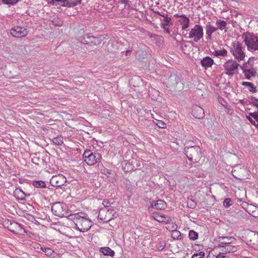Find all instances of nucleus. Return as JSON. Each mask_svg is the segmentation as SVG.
I'll return each mask as SVG.
<instances>
[{
  "label": "nucleus",
  "instance_id": "1",
  "mask_svg": "<svg viewBox=\"0 0 258 258\" xmlns=\"http://www.w3.org/2000/svg\"><path fill=\"white\" fill-rule=\"evenodd\" d=\"M75 225V229L82 232L88 231L93 225V222L89 219L88 214L79 212L70 215Z\"/></svg>",
  "mask_w": 258,
  "mask_h": 258
},
{
  "label": "nucleus",
  "instance_id": "2",
  "mask_svg": "<svg viewBox=\"0 0 258 258\" xmlns=\"http://www.w3.org/2000/svg\"><path fill=\"white\" fill-rule=\"evenodd\" d=\"M184 153L189 161L194 163L199 162L203 156L201 149L198 146L185 147Z\"/></svg>",
  "mask_w": 258,
  "mask_h": 258
},
{
  "label": "nucleus",
  "instance_id": "3",
  "mask_svg": "<svg viewBox=\"0 0 258 258\" xmlns=\"http://www.w3.org/2000/svg\"><path fill=\"white\" fill-rule=\"evenodd\" d=\"M245 47L242 44L238 41H235L231 44L230 49V53L238 61L244 60L245 53L244 51Z\"/></svg>",
  "mask_w": 258,
  "mask_h": 258
},
{
  "label": "nucleus",
  "instance_id": "4",
  "mask_svg": "<svg viewBox=\"0 0 258 258\" xmlns=\"http://www.w3.org/2000/svg\"><path fill=\"white\" fill-rule=\"evenodd\" d=\"M243 38L248 50L251 52L258 50V36L253 34L246 33L243 36Z\"/></svg>",
  "mask_w": 258,
  "mask_h": 258
},
{
  "label": "nucleus",
  "instance_id": "5",
  "mask_svg": "<svg viewBox=\"0 0 258 258\" xmlns=\"http://www.w3.org/2000/svg\"><path fill=\"white\" fill-rule=\"evenodd\" d=\"M52 213L58 217H63L69 216V210L66 204L61 202H56L51 206Z\"/></svg>",
  "mask_w": 258,
  "mask_h": 258
},
{
  "label": "nucleus",
  "instance_id": "6",
  "mask_svg": "<svg viewBox=\"0 0 258 258\" xmlns=\"http://www.w3.org/2000/svg\"><path fill=\"white\" fill-rule=\"evenodd\" d=\"M101 158L100 154L97 152H91L90 150L85 151L83 154L84 161L90 166L100 162Z\"/></svg>",
  "mask_w": 258,
  "mask_h": 258
},
{
  "label": "nucleus",
  "instance_id": "7",
  "mask_svg": "<svg viewBox=\"0 0 258 258\" xmlns=\"http://www.w3.org/2000/svg\"><path fill=\"white\" fill-rule=\"evenodd\" d=\"M114 213L113 209L108 208L107 205H105L104 208L99 210L98 217L99 220L107 222L113 218Z\"/></svg>",
  "mask_w": 258,
  "mask_h": 258
},
{
  "label": "nucleus",
  "instance_id": "8",
  "mask_svg": "<svg viewBox=\"0 0 258 258\" xmlns=\"http://www.w3.org/2000/svg\"><path fill=\"white\" fill-rule=\"evenodd\" d=\"M204 36L203 28L201 25L196 24L191 29L188 36L186 37L188 38H193L194 41L197 42Z\"/></svg>",
  "mask_w": 258,
  "mask_h": 258
},
{
  "label": "nucleus",
  "instance_id": "9",
  "mask_svg": "<svg viewBox=\"0 0 258 258\" xmlns=\"http://www.w3.org/2000/svg\"><path fill=\"white\" fill-rule=\"evenodd\" d=\"M29 31L27 26L17 25L10 30L11 34L16 38H21L26 36Z\"/></svg>",
  "mask_w": 258,
  "mask_h": 258
},
{
  "label": "nucleus",
  "instance_id": "10",
  "mask_svg": "<svg viewBox=\"0 0 258 258\" xmlns=\"http://www.w3.org/2000/svg\"><path fill=\"white\" fill-rule=\"evenodd\" d=\"M240 68L247 79L250 80L251 77L255 76L256 70L253 67L252 63L249 62V60L240 66Z\"/></svg>",
  "mask_w": 258,
  "mask_h": 258
},
{
  "label": "nucleus",
  "instance_id": "11",
  "mask_svg": "<svg viewBox=\"0 0 258 258\" xmlns=\"http://www.w3.org/2000/svg\"><path fill=\"white\" fill-rule=\"evenodd\" d=\"M232 175L236 179H243L247 174V171L241 165L235 166L232 170Z\"/></svg>",
  "mask_w": 258,
  "mask_h": 258
},
{
  "label": "nucleus",
  "instance_id": "12",
  "mask_svg": "<svg viewBox=\"0 0 258 258\" xmlns=\"http://www.w3.org/2000/svg\"><path fill=\"white\" fill-rule=\"evenodd\" d=\"M4 226L7 227L9 230L16 233H19L22 232V227L20 224L14 221L6 220L4 222Z\"/></svg>",
  "mask_w": 258,
  "mask_h": 258
},
{
  "label": "nucleus",
  "instance_id": "13",
  "mask_svg": "<svg viewBox=\"0 0 258 258\" xmlns=\"http://www.w3.org/2000/svg\"><path fill=\"white\" fill-rule=\"evenodd\" d=\"M239 64L235 61L232 59L227 60L223 65L226 74L231 76L234 74V71L236 70Z\"/></svg>",
  "mask_w": 258,
  "mask_h": 258
},
{
  "label": "nucleus",
  "instance_id": "14",
  "mask_svg": "<svg viewBox=\"0 0 258 258\" xmlns=\"http://www.w3.org/2000/svg\"><path fill=\"white\" fill-rule=\"evenodd\" d=\"M67 182L66 177L62 174L53 176L50 180V183L54 187H59Z\"/></svg>",
  "mask_w": 258,
  "mask_h": 258
},
{
  "label": "nucleus",
  "instance_id": "15",
  "mask_svg": "<svg viewBox=\"0 0 258 258\" xmlns=\"http://www.w3.org/2000/svg\"><path fill=\"white\" fill-rule=\"evenodd\" d=\"M174 17L178 18V22L181 26L182 30H187L189 26L190 20L185 15L175 14Z\"/></svg>",
  "mask_w": 258,
  "mask_h": 258
},
{
  "label": "nucleus",
  "instance_id": "16",
  "mask_svg": "<svg viewBox=\"0 0 258 258\" xmlns=\"http://www.w3.org/2000/svg\"><path fill=\"white\" fill-rule=\"evenodd\" d=\"M218 247H224L227 245L232 243L235 240V239L232 237L220 236L218 238Z\"/></svg>",
  "mask_w": 258,
  "mask_h": 258
},
{
  "label": "nucleus",
  "instance_id": "17",
  "mask_svg": "<svg viewBox=\"0 0 258 258\" xmlns=\"http://www.w3.org/2000/svg\"><path fill=\"white\" fill-rule=\"evenodd\" d=\"M192 115L198 119L203 118L205 115L204 109L198 105H195L192 109Z\"/></svg>",
  "mask_w": 258,
  "mask_h": 258
},
{
  "label": "nucleus",
  "instance_id": "18",
  "mask_svg": "<svg viewBox=\"0 0 258 258\" xmlns=\"http://www.w3.org/2000/svg\"><path fill=\"white\" fill-rule=\"evenodd\" d=\"M154 219L159 222H163L165 223H170L171 221V218L166 216L164 214H161L159 213H153Z\"/></svg>",
  "mask_w": 258,
  "mask_h": 258
},
{
  "label": "nucleus",
  "instance_id": "19",
  "mask_svg": "<svg viewBox=\"0 0 258 258\" xmlns=\"http://www.w3.org/2000/svg\"><path fill=\"white\" fill-rule=\"evenodd\" d=\"M161 22H163L161 24V27L164 29V32L166 33L170 34V32L168 26L170 25H172V21L171 18L168 16L164 17V19L160 20Z\"/></svg>",
  "mask_w": 258,
  "mask_h": 258
},
{
  "label": "nucleus",
  "instance_id": "20",
  "mask_svg": "<svg viewBox=\"0 0 258 258\" xmlns=\"http://www.w3.org/2000/svg\"><path fill=\"white\" fill-rule=\"evenodd\" d=\"M205 29L206 31V35H207V38L209 40L212 39V34L217 30V28L211 24V22H208L206 26Z\"/></svg>",
  "mask_w": 258,
  "mask_h": 258
},
{
  "label": "nucleus",
  "instance_id": "21",
  "mask_svg": "<svg viewBox=\"0 0 258 258\" xmlns=\"http://www.w3.org/2000/svg\"><path fill=\"white\" fill-rule=\"evenodd\" d=\"M201 63L203 68L207 69L212 67L214 63V60L210 56H206L201 60Z\"/></svg>",
  "mask_w": 258,
  "mask_h": 258
},
{
  "label": "nucleus",
  "instance_id": "22",
  "mask_svg": "<svg viewBox=\"0 0 258 258\" xmlns=\"http://www.w3.org/2000/svg\"><path fill=\"white\" fill-rule=\"evenodd\" d=\"M55 1H57V2H61L62 3L61 4V6L63 7H67L68 8L74 7L77 6L78 5L81 4V0L76 1L75 2H68L67 0H55Z\"/></svg>",
  "mask_w": 258,
  "mask_h": 258
},
{
  "label": "nucleus",
  "instance_id": "23",
  "mask_svg": "<svg viewBox=\"0 0 258 258\" xmlns=\"http://www.w3.org/2000/svg\"><path fill=\"white\" fill-rule=\"evenodd\" d=\"M151 206L157 210H164L166 207V203L163 200H158L154 204H152Z\"/></svg>",
  "mask_w": 258,
  "mask_h": 258
},
{
  "label": "nucleus",
  "instance_id": "24",
  "mask_svg": "<svg viewBox=\"0 0 258 258\" xmlns=\"http://www.w3.org/2000/svg\"><path fill=\"white\" fill-rule=\"evenodd\" d=\"M14 195L15 197L19 200H24L26 198V194L20 188H17L14 192Z\"/></svg>",
  "mask_w": 258,
  "mask_h": 258
},
{
  "label": "nucleus",
  "instance_id": "25",
  "mask_svg": "<svg viewBox=\"0 0 258 258\" xmlns=\"http://www.w3.org/2000/svg\"><path fill=\"white\" fill-rule=\"evenodd\" d=\"M216 24L217 26V27H216L217 28V30H224L225 32L227 31V27L226 26L227 23L226 21L219 19L216 21Z\"/></svg>",
  "mask_w": 258,
  "mask_h": 258
},
{
  "label": "nucleus",
  "instance_id": "26",
  "mask_svg": "<svg viewBox=\"0 0 258 258\" xmlns=\"http://www.w3.org/2000/svg\"><path fill=\"white\" fill-rule=\"evenodd\" d=\"M37 248V251L38 252H40L42 251V252H44L47 256L51 255L53 252V251L51 249L49 248L43 247L40 245L38 246Z\"/></svg>",
  "mask_w": 258,
  "mask_h": 258
},
{
  "label": "nucleus",
  "instance_id": "27",
  "mask_svg": "<svg viewBox=\"0 0 258 258\" xmlns=\"http://www.w3.org/2000/svg\"><path fill=\"white\" fill-rule=\"evenodd\" d=\"M100 251L104 255L113 256L114 254V251L108 247H103L100 249Z\"/></svg>",
  "mask_w": 258,
  "mask_h": 258
},
{
  "label": "nucleus",
  "instance_id": "28",
  "mask_svg": "<svg viewBox=\"0 0 258 258\" xmlns=\"http://www.w3.org/2000/svg\"><path fill=\"white\" fill-rule=\"evenodd\" d=\"M242 85L245 87H248L249 91L252 93H255L256 92V87L252 83L243 82Z\"/></svg>",
  "mask_w": 258,
  "mask_h": 258
},
{
  "label": "nucleus",
  "instance_id": "29",
  "mask_svg": "<svg viewBox=\"0 0 258 258\" xmlns=\"http://www.w3.org/2000/svg\"><path fill=\"white\" fill-rule=\"evenodd\" d=\"M20 0H0L1 5H5L9 7L16 5Z\"/></svg>",
  "mask_w": 258,
  "mask_h": 258
},
{
  "label": "nucleus",
  "instance_id": "30",
  "mask_svg": "<svg viewBox=\"0 0 258 258\" xmlns=\"http://www.w3.org/2000/svg\"><path fill=\"white\" fill-rule=\"evenodd\" d=\"M212 53L216 56H225L227 55V51L225 49H222L215 50Z\"/></svg>",
  "mask_w": 258,
  "mask_h": 258
},
{
  "label": "nucleus",
  "instance_id": "31",
  "mask_svg": "<svg viewBox=\"0 0 258 258\" xmlns=\"http://www.w3.org/2000/svg\"><path fill=\"white\" fill-rule=\"evenodd\" d=\"M181 233L177 230H173L171 232V236L174 240H178L180 238Z\"/></svg>",
  "mask_w": 258,
  "mask_h": 258
},
{
  "label": "nucleus",
  "instance_id": "32",
  "mask_svg": "<svg viewBox=\"0 0 258 258\" xmlns=\"http://www.w3.org/2000/svg\"><path fill=\"white\" fill-rule=\"evenodd\" d=\"M225 248V251L226 252H233L236 251L237 248L236 246L231 245L230 244L229 245H227L225 247H224Z\"/></svg>",
  "mask_w": 258,
  "mask_h": 258
},
{
  "label": "nucleus",
  "instance_id": "33",
  "mask_svg": "<svg viewBox=\"0 0 258 258\" xmlns=\"http://www.w3.org/2000/svg\"><path fill=\"white\" fill-rule=\"evenodd\" d=\"M188 237L190 240H195L198 238V233L197 232L191 230L189 231Z\"/></svg>",
  "mask_w": 258,
  "mask_h": 258
},
{
  "label": "nucleus",
  "instance_id": "34",
  "mask_svg": "<svg viewBox=\"0 0 258 258\" xmlns=\"http://www.w3.org/2000/svg\"><path fill=\"white\" fill-rule=\"evenodd\" d=\"M33 184L35 187L37 188H44L46 186L45 183L42 180L34 181Z\"/></svg>",
  "mask_w": 258,
  "mask_h": 258
},
{
  "label": "nucleus",
  "instance_id": "35",
  "mask_svg": "<svg viewBox=\"0 0 258 258\" xmlns=\"http://www.w3.org/2000/svg\"><path fill=\"white\" fill-rule=\"evenodd\" d=\"M53 143L56 145H61L63 144V140L60 137L53 138L52 140Z\"/></svg>",
  "mask_w": 258,
  "mask_h": 258
},
{
  "label": "nucleus",
  "instance_id": "36",
  "mask_svg": "<svg viewBox=\"0 0 258 258\" xmlns=\"http://www.w3.org/2000/svg\"><path fill=\"white\" fill-rule=\"evenodd\" d=\"M100 170L101 173L106 175L107 177L110 176L111 175V171L109 169L104 168L103 166H102Z\"/></svg>",
  "mask_w": 258,
  "mask_h": 258
},
{
  "label": "nucleus",
  "instance_id": "37",
  "mask_svg": "<svg viewBox=\"0 0 258 258\" xmlns=\"http://www.w3.org/2000/svg\"><path fill=\"white\" fill-rule=\"evenodd\" d=\"M87 38V39H90L91 40V42H93L94 43H96L98 41V38H97L96 37H95L93 36H90L88 34L85 35L84 38Z\"/></svg>",
  "mask_w": 258,
  "mask_h": 258
},
{
  "label": "nucleus",
  "instance_id": "38",
  "mask_svg": "<svg viewBox=\"0 0 258 258\" xmlns=\"http://www.w3.org/2000/svg\"><path fill=\"white\" fill-rule=\"evenodd\" d=\"M232 205V202L230 199H226L223 202V206L225 208H228Z\"/></svg>",
  "mask_w": 258,
  "mask_h": 258
},
{
  "label": "nucleus",
  "instance_id": "39",
  "mask_svg": "<svg viewBox=\"0 0 258 258\" xmlns=\"http://www.w3.org/2000/svg\"><path fill=\"white\" fill-rule=\"evenodd\" d=\"M205 256V252L201 251L199 253H195L192 255L191 258H203Z\"/></svg>",
  "mask_w": 258,
  "mask_h": 258
},
{
  "label": "nucleus",
  "instance_id": "40",
  "mask_svg": "<svg viewBox=\"0 0 258 258\" xmlns=\"http://www.w3.org/2000/svg\"><path fill=\"white\" fill-rule=\"evenodd\" d=\"M131 163H132L133 165H135V164H136V167H140V165H141L140 161H137V160H134V159H133V160L131 161Z\"/></svg>",
  "mask_w": 258,
  "mask_h": 258
},
{
  "label": "nucleus",
  "instance_id": "41",
  "mask_svg": "<svg viewBox=\"0 0 258 258\" xmlns=\"http://www.w3.org/2000/svg\"><path fill=\"white\" fill-rule=\"evenodd\" d=\"M252 100V102H251V104H252L254 106L258 108V99L256 98H253Z\"/></svg>",
  "mask_w": 258,
  "mask_h": 258
},
{
  "label": "nucleus",
  "instance_id": "42",
  "mask_svg": "<svg viewBox=\"0 0 258 258\" xmlns=\"http://www.w3.org/2000/svg\"><path fill=\"white\" fill-rule=\"evenodd\" d=\"M156 247H157V248L159 250H163V249L164 248V247H165V245H163V244H161V243H159L157 245Z\"/></svg>",
  "mask_w": 258,
  "mask_h": 258
},
{
  "label": "nucleus",
  "instance_id": "43",
  "mask_svg": "<svg viewBox=\"0 0 258 258\" xmlns=\"http://www.w3.org/2000/svg\"><path fill=\"white\" fill-rule=\"evenodd\" d=\"M157 125L160 128H163L165 127V123L163 121L159 122V123L157 124Z\"/></svg>",
  "mask_w": 258,
  "mask_h": 258
},
{
  "label": "nucleus",
  "instance_id": "44",
  "mask_svg": "<svg viewBox=\"0 0 258 258\" xmlns=\"http://www.w3.org/2000/svg\"><path fill=\"white\" fill-rule=\"evenodd\" d=\"M156 14H157V15L162 17L163 18V19H164V17H166V16H168L167 14H162L158 11L157 12H155Z\"/></svg>",
  "mask_w": 258,
  "mask_h": 258
},
{
  "label": "nucleus",
  "instance_id": "45",
  "mask_svg": "<svg viewBox=\"0 0 258 258\" xmlns=\"http://www.w3.org/2000/svg\"><path fill=\"white\" fill-rule=\"evenodd\" d=\"M247 119L251 123H252L253 124L255 125V121L252 120V119L250 117V116H247L246 117Z\"/></svg>",
  "mask_w": 258,
  "mask_h": 258
},
{
  "label": "nucleus",
  "instance_id": "46",
  "mask_svg": "<svg viewBox=\"0 0 258 258\" xmlns=\"http://www.w3.org/2000/svg\"><path fill=\"white\" fill-rule=\"evenodd\" d=\"M215 258H226V256L224 255H222L221 253H219L218 255H216Z\"/></svg>",
  "mask_w": 258,
  "mask_h": 258
},
{
  "label": "nucleus",
  "instance_id": "47",
  "mask_svg": "<svg viewBox=\"0 0 258 258\" xmlns=\"http://www.w3.org/2000/svg\"><path fill=\"white\" fill-rule=\"evenodd\" d=\"M253 117L255 120L258 118V110L254 112Z\"/></svg>",
  "mask_w": 258,
  "mask_h": 258
},
{
  "label": "nucleus",
  "instance_id": "48",
  "mask_svg": "<svg viewBox=\"0 0 258 258\" xmlns=\"http://www.w3.org/2000/svg\"><path fill=\"white\" fill-rule=\"evenodd\" d=\"M56 2H57V1H55V0H49L48 3L51 5H54Z\"/></svg>",
  "mask_w": 258,
  "mask_h": 258
},
{
  "label": "nucleus",
  "instance_id": "49",
  "mask_svg": "<svg viewBox=\"0 0 258 258\" xmlns=\"http://www.w3.org/2000/svg\"><path fill=\"white\" fill-rule=\"evenodd\" d=\"M131 52H132V50L131 49H129V50H127V51H126V52H125V55L126 56H130L131 54Z\"/></svg>",
  "mask_w": 258,
  "mask_h": 258
},
{
  "label": "nucleus",
  "instance_id": "50",
  "mask_svg": "<svg viewBox=\"0 0 258 258\" xmlns=\"http://www.w3.org/2000/svg\"><path fill=\"white\" fill-rule=\"evenodd\" d=\"M119 1H120V3L123 4H127L128 3L127 0H119Z\"/></svg>",
  "mask_w": 258,
  "mask_h": 258
},
{
  "label": "nucleus",
  "instance_id": "51",
  "mask_svg": "<svg viewBox=\"0 0 258 258\" xmlns=\"http://www.w3.org/2000/svg\"><path fill=\"white\" fill-rule=\"evenodd\" d=\"M216 257V255H214V254H209L208 256H207V258H215Z\"/></svg>",
  "mask_w": 258,
  "mask_h": 258
},
{
  "label": "nucleus",
  "instance_id": "52",
  "mask_svg": "<svg viewBox=\"0 0 258 258\" xmlns=\"http://www.w3.org/2000/svg\"><path fill=\"white\" fill-rule=\"evenodd\" d=\"M30 218H29V220H31V221H33L34 219V217L32 216V215H29Z\"/></svg>",
  "mask_w": 258,
  "mask_h": 258
},
{
  "label": "nucleus",
  "instance_id": "53",
  "mask_svg": "<svg viewBox=\"0 0 258 258\" xmlns=\"http://www.w3.org/2000/svg\"><path fill=\"white\" fill-rule=\"evenodd\" d=\"M253 114H254V112H253V113H249V116H251L252 117H253Z\"/></svg>",
  "mask_w": 258,
  "mask_h": 258
},
{
  "label": "nucleus",
  "instance_id": "54",
  "mask_svg": "<svg viewBox=\"0 0 258 258\" xmlns=\"http://www.w3.org/2000/svg\"><path fill=\"white\" fill-rule=\"evenodd\" d=\"M53 25H54L55 26H60V25H56V24H55L54 23H53Z\"/></svg>",
  "mask_w": 258,
  "mask_h": 258
},
{
  "label": "nucleus",
  "instance_id": "55",
  "mask_svg": "<svg viewBox=\"0 0 258 258\" xmlns=\"http://www.w3.org/2000/svg\"><path fill=\"white\" fill-rule=\"evenodd\" d=\"M105 203H106V201H103V205H104Z\"/></svg>",
  "mask_w": 258,
  "mask_h": 258
},
{
  "label": "nucleus",
  "instance_id": "56",
  "mask_svg": "<svg viewBox=\"0 0 258 258\" xmlns=\"http://www.w3.org/2000/svg\"><path fill=\"white\" fill-rule=\"evenodd\" d=\"M255 120H256V121H257V122L258 123V118H257Z\"/></svg>",
  "mask_w": 258,
  "mask_h": 258
}]
</instances>
